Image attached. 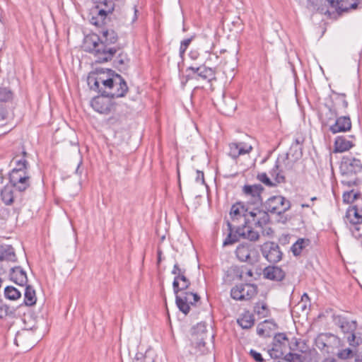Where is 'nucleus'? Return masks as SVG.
<instances>
[{"instance_id":"f257e3e1","label":"nucleus","mask_w":362,"mask_h":362,"mask_svg":"<svg viewBox=\"0 0 362 362\" xmlns=\"http://www.w3.org/2000/svg\"><path fill=\"white\" fill-rule=\"evenodd\" d=\"M108 16L102 25H94L100 29L99 35H93L86 39L89 52L94 54L98 63L111 61L122 49V47L117 44L119 40L117 33L107 25V22L110 21Z\"/></svg>"},{"instance_id":"f03ea898","label":"nucleus","mask_w":362,"mask_h":362,"mask_svg":"<svg viewBox=\"0 0 362 362\" xmlns=\"http://www.w3.org/2000/svg\"><path fill=\"white\" fill-rule=\"evenodd\" d=\"M88 85L90 88L110 98L124 97L128 86L121 75L112 69H97L88 76Z\"/></svg>"},{"instance_id":"7ed1b4c3","label":"nucleus","mask_w":362,"mask_h":362,"mask_svg":"<svg viewBox=\"0 0 362 362\" xmlns=\"http://www.w3.org/2000/svg\"><path fill=\"white\" fill-rule=\"evenodd\" d=\"M339 172L341 185L348 187L357 185L359 182L357 174L362 172L361 161L353 157L344 156L340 163Z\"/></svg>"},{"instance_id":"20e7f679","label":"nucleus","mask_w":362,"mask_h":362,"mask_svg":"<svg viewBox=\"0 0 362 362\" xmlns=\"http://www.w3.org/2000/svg\"><path fill=\"white\" fill-rule=\"evenodd\" d=\"M333 318L334 323L344 332V339L350 346L357 348L362 344V334L356 332L358 325L356 320H349L341 315H334Z\"/></svg>"},{"instance_id":"39448f33","label":"nucleus","mask_w":362,"mask_h":362,"mask_svg":"<svg viewBox=\"0 0 362 362\" xmlns=\"http://www.w3.org/2000/svg\"><path fill=\"white\" fill-rule=\"evenodd\" d=\"M295 161L291 160L288 153L280 156L276 160L275 165L270 171L271 176L277 184L285 183V173L293 170Z\"/></svg>"},{"instance_id":"423d86ee","label":"nucleus","mask_w":362,"mask_h":362,"mask_svg":"<svg viewBox=\"0 0 362 362\" xmlns=\"http://www.w3.org/2000/svg\"><path fill=\"white\" fill-rule=\"evenodd\" d=\"M315 346L321 351L327 354H333L343 346V343L337 336L327 333L320 334L317 337Z\"/></svg>"},{"instance_id":"0eeeda50","label":"nucleus","mask_w":362,"mask_h":362,"mask_svg":"<svg viewBox=\"0 0 362 362\" xmlns=\"http://www.w3.org/2000/svg\"><path fill=\"white\" fill-rule=\"evenodd\" d=\"M345 221L351 224L350 230L356 238L362 237V207L350 206L346 212Z\"/></svg>"},{"instance_id":"6e6552de","label":"nucleus","mask_w":362,"mask_h":362,"mask_svg":"<svg viewBox=\"0 0 362 362\" xmlns=\"http://www.w3.org/2000/svg\"><path fill=\"white\" fill-rule=\"evenodd\" d=\"M250 209L247 207L243 214L245 223H250L256 228H263L269 221V216L265 209H259V206H254Z\"/></svg>"},{"instance_id":"1a4fd4ad","label":"nucleus","mask_w":362,"mask_h":362,"mask_svg":"<svg viewBox=\"0 0 362 362\" xmlns=\"http://www.w3.org/2000/svg\"><path fill=\"white\" fill-rule=\"evenodd\" d=\"M262 208L272 214L281 215L288 211L291 206V202L283 196H272L264 203L262 202Z\"/></svg>"},{"instance_id":"9d476101","label":"nucleus","mask_w":362,"mask_h":362,"mask_svg":"<svg viewBox=\"0 0 362 362\" xmlns=\"http://www.w3.org/2000/svg\"><path fill=\"white\" fill-rule=\"evenodd\" d=\"M180 292V294L175 293V303L180 311L187 315L190 311V306L196 305L200 300V296L197 293L186 291V290Z\"/></svg>"},{"instance_id":"9b49d317","label":"nucleus","mask_w":362,"mask_h":362,"mask_svg":"<svg viewBox=\"0 0 362 362\" xmlns=\"http://www.w3.org/2000/svg\"><path fill=\"white\" fill-rule=\"evenodd\" d=\"M257 293V286L252 284H241L231 288L230 296L236 300L251 299Z\"/></svg>"},{"instance_id":"f8f14e48","label":"nucleus","mask_w":362,"mask_h":362,"mask_svg":"<svg viewBox=\"0 0 362 362\" xmlns=\"http://www.w3.org/2000/svg\"><path fill=\"white\" fill-rule=\"evenodd\" d=\"M331 117L336 118L334 124L329 127V131L333 134L348 132L351 129V121L349 116H338V112L334 107H328Z\"/></svg>"},{"instance_id":"ddd939ff","label":"nucleus","mask_w":362,"mask_h":362,"mask_svg":"<svg viewBox=\"0 0 362 362\" xmlns=\"http://www.w3.org/2000/svg\"><path fill=\"white\" fill-rule=\"evenodd\" d=\"M264 190L260 184L245 185L243 187V194L248 199V204L253 206H262V193Z\"/></svg>"},{"instance_id":"4468645a","label":"nucleus","mask_w":362,"mask_h":362,"mask_svg":"<svg viewBox=\"0 0 362 362\" xmlns=\"http://www.w3.org/2000/svg\"><path fill=\"white\" fill-rule=\"evenodd\" d=\"M9 182L21 193L30 186V176L28 172L11 170L9 173Z\"/></svg>"},{"instance_id":"2eb2a0df","label":"nucleus","mask_w":362,"mask_h":362,"mask_svg":"<svg viewBox=\"0 0 362 362\" xmlns=\"http://www.w3.org/2000/svg\"><path fill=\"white\" fill-rule=\"evenodd\" d=\"M288 339L285 333H277L274 335L272 348L269 351V355L274 358H280L284 356Z\"/></svg>"},{"instance_id":"dca6fc26","label":"nucleus","mask_w":362,"mask_h":362,"mask_svg":"<svg viewBox=\"0 0 362 362\" xmlns=\"http://www.w3.org/2000/svg\"><path fill=\"white\" fill-rule=\"evenodd\" d=\"M263 257L271 263H276L281 260L283 253L278 244L274 242L265 243L261 247Z\"/></svg>"},{"instance_id":"f3484780","label":"nucleus","mask_w":362,"mask_h":362,"mask_svg":"<svg viewBox=\"0 0 362 362\" xmlns=\"http://www.w3.org/2000/svg\"><path fill=\"white\" fill-rule=\"evenodd\" d=\"M235 253L240 262L253 264L255 261L253 256L257 253V251L253 245L241 243L237 247Z\"/></svg>"},{"instance_id":"a211bd4d","label":"nucleus","mask_w":362,"mask_h":362,"mask_svg":"<svg viewBox=\"0 0 362 362\" xmlns=\"http://www.w3.org/2000/svg\"><path fill=\"white\" fill-rule=\"evenodd\" d=\"M110 97L96 96L90 102V105L93 110L100 114H108L111 111L112 103Z\"/></svg>"},{"instance_id":"6ab92c4d","label":"nucleus","mask_w":362,"mask_h":362,"mask_svg":"<svg viewBox=\"0 0 362 362\" xmlns=\"http://www.w3.org/2000/svg\"><path fill=\"white\" fill-rule=\"evenodd\" d=\"M254 226L250 223H244L241 226H238L235 229V232L238 234L239 237L247 239L250 241H257L259 238V234L258 232L254 230Z\"/></svg>"},{"instance_id":"aec40b11","label":"nucleus","mask_w":362,"mask_h":362,"mask_svg":"<svg viewBox=\"0 0 362 362\" xmlns=\"http://www.w3.org/2000/svg\"><path fill=\"white\" fill-rule=\"evenodd\" d=\"M17 192L18 190H16L15 187H13L11 184L6 185L1 191V197L3 202L6 205H11L18 200L21 202V198L18 199Z\"/></svg>"},{"instance_id":"412c9836","label":"nucleus","mask_w":362,"mask_h":362,"mask_svg":"<svg viewBox=\"0 0 362 362\" xmlns=\"http://www.w3.org/2000/svg\"><path fill=\"white\" fill-rule=\"evenodd\" d=\"M264 278L272 281H281L286 275V273L281 267L276 266H268L263 269Z\"/></svg>"},{"instance_id":"4be33fe9","label":"nucleus","mask_w":362,"mask_h":362,"mask_svg":"<svg viewBox=\"0 0 362 362\" xmlns=\"http://www.w3.org/2000/svg\"><path fill=\"white\" fill-rule=\"evenodd\" d=\"M10 279L15 284L24 286L28 283V276L25 270L20 266L12 267L9 273Z\"/></svg>"},{"instance_id":"5701e85b","label":"nucleus","mask_w":362,"mask_h":362,"mask_svg":"<svg viewBox=\"0 0 362 362\" xmlns=\"http://www.w3.org/2000/svg\"><path fill=\"white\" fill-rule=\"evenodd\" d=\"M115 57H116L112 62L113 66L120 72L127 71L130 62L127 54L122 48Z\"/></svg>"},{"instance_id":"b1692460","label":"nucleus","mask_w":362,"mask_h":362,"mask_svg":"<svg viewBox=\"0 0 362 362\" xmlns=\"http://www.w3.org/2000/svg\"><path fill=\"white\" fill-rule=\"evenodd\" d=\"M343 201L351 206L357 205L362 207V196L360 192L354 189L346 191L343 193Z\"/></svg>"},{"instance_id":"393cba45","label":"nucleus","mask_w":362,"mask_h":362,"mask_svg":"<svg viewBox=\"0 0 362 362\" xmlns=\"http://www.w3.org/2000/svg\"><path fill=\"white\" fill-rule=\"evenodd\" d=\"M17 257L14 248L10 245H0V262H16Z\"/></svg>"},{"instance_id":"a878e982","label":"nucleus","mask_w":362,"mask_h":362,"mask_svg":"<svg viewBox=\"0 0 362 362\" xmlns=\"http://www.w3.org/2000/svg\"><path fill=\"white\" fill-rule=\"evenodd\" d=\"M191 283L187 277L186 273L177 276H175L173 282V288L174 293H180L189 288Z\"/></svg>"},{"instance_id":"bb28decb","label":"nucleus","mask_w":362,"mask_h":362,"mask_svg":"<svg viewBox=\"0 0 362 362\" xmlns=\"http://www.w3.org/2000/svg\"><path fill=\"white\" fill-rule=\"evenodd\" d=\"M353 146V142L345 136H337L334 141V151L335 152H344L349 150Z\"/></svg>"},{"instance_id":"cd10ccee","label":"nucleus","mask_w":362,"mask_h":362,"mask_svg":"<svg viewBox=\"0 0 362 362\" xmlns=\"http://www.w3.org/2000/svg\"><path fill=\"white\" fill-rule=\"evenodd\" d=\"M198 71L197 78L199 77L203 80L211 82L213 80H216V71L214 69L206 67L204 65L200 66Z\"/></svg>"},{"instance_id":"c85d7f7f","label":"nucleus","mask_w":362,"mask_h":362,"mask_svg":"<svg viewBox=\"0 0 362 362\" xmlns=\"http://www.w3.org/2000/svg\"><path fill=\"white\" fill-rule=\"evenodd\" d=\"M237 323L245 329H250L255 324V318L253 315L249 312H245L242 316L237 320Z\"/></svg>"},{"instance_id":"c756f323","label":"nucleus","mask_w":362,"mask_h":362,"mask_svg":"<svg viewBox=\"0 0 362 362\" xmlns=\"http://www.w3.org/2000/svg\"><path fill=\"white\" fill-rule=\"evenodd\" d=\"M37 297L35 291L33 286L30 285H25V293H24V303L28 306H33L36 303Z\"/></svg>"},{"instance_id":"7c9ffc66","label":"nucleus","mask_w":362,"mask_h":362,"mask_svg":"<svg viewBox=\"0 0 362 362\" xmlns=\"http://www.w3.org/2000/svg\"><path fill=\"white\" fill-rule=\"evenodd\" d=\"M310 241L306 238H299L291 247V251L294 256L297 257L300 255L307 246L309 245Z\"/></svg>"},{"instance_id":"2f4dec72","label":"nucleus","mask_w":362,"mask_h":362,"mask_svg":"<svg viewBox=\"0 0 362 362\" xmlns=\"http://www.w3.org/2000/svg\"><path fill=\"white\" fill-rule=\"evenodd\" d=\"M356 8H357V4L355 3V0H337L336 10L339 13Z\"/></svg>"},{"instance_id":"473e14b6","label":"nucleus","mask_w":362,"mask_h":362,"mask_svg":"<svg viewBox=\"0 0 362 362\" xmlns=\"http://www.w3.org/2000/svg\"><path fill=\"white\" fill-rule=\"evenodd\" d=\"M27 153L23 151V156L20 158H18V156L13 158V161L15 162L16 167L12 170H18V171H24L28 172V169L29 167V163L28 160L25 159V156Z\"/></svg>"},{"instance_id":"72a5a7b5","label":"nucleus","mask_w":362,"mask_h":362,"mask_svg":"<svg viewBox=\"0 0 362 362\" xmlns=\"http://www.w3.org/2000/svg\"><path fill=\"white\" fill-rule=\"evenodd\" d=\"M227 226L228 227L229 233H228L227 237L226 238V239L223 240V246H224V247L230 245H233V244L238 242L239 239L240 238V237H239L238 234L236 233L235 231L233 233V226L229 221H227Z\"/></svg>"},{"instance_id":"f704fd0d","label":"nucleus","mask_w":362,"mask_h":362,"mask_svg":"<svg viewBox=\"0 0 362 362\" xmlns=\"http://www.w3.org/2000/svg\"><path fill=\"white\" fill-rule=\"evenodd\" d=\"M13 93L11 90L10 87L2 83L0 86V101L1 102H9L13 100Z\"/></svg>"},{"instance_id":"c9c22d12","label":"nucleus","mask_w":362,"mask_h":362,"mask_svg":"<svg viewBox=\"0 0 362 362\" xmlns=\"http://www.w3.org/2000/svg\"><path fill=\"white\" fill-rule=\"evenodd\" d=\"M4 296L9 300H15L21 296V293L15 287L8 286L4 289Z\"/></svg>"},{"instance_id":"e433bc0d","label":"nucleus","mask_w":362,"mask_h":362,"mask_svg":"<svg viewBox=\"0 0 362 362\" xmlns=\"http://www.w3.org/2000/svg\"><path fill=\"white\" fill-rule=\"evenodd\" d=\"M229 156L233 159L238 158L240 156L244 155L245 152L243 149H240L239 144L238 143H231L229 144Z\"/></svg>"},{"instance_id":"4c0bfd02","label":"nucleus","mask_w":362,"mask_h":362,"mask_svg":"<svg viewBox=\"0 0 362 362\" xmlns=\"http://www.w3.org/2000/svg\"><path fill=\"white\" fill-rule=\"evenodd\" d=\"M254 312L260 317H265L268 315L269 309L265 303H257L254 307Z\"/></svg>"},{"instance_id":"58836bf2","label":"nucleus","mask_w":362,"mask_h":362,"mask_svg":"<svg viewBox=\"0 0 362 362\" xmlns=\"http://www.w3.org/2000/svg\"><path fill=\"white\" fill-rule=\"evenodd\" d=\"M356 348H346L344 349L338 350L337 355L340 359H348L354 356V353L356 351Z\"/></svg>"},{"instance_id":"ea45409f","label":"nucleus","mask_w":362,"mask_h":362,"mask_svg":"<svg viewBox=\"0 0 362 362\" xmlns=\"http://www.w3.org/2000/svg\"><path fill=\"white\" fill-rule=\"evenodd\" d=\"M133 362H154V358L148 352L145 354L139 352L136 354Z\"/></svg>"},{"instance_id":"a19ab883","label":"nucleus","mask_w":362,"mask_h":362,"mask_svg":"<svg viewBox=\"0 0 362 362\" xmlns=\"http://www.w3.org/2000/svg\"><path fill=\"white\" fill-rule=\"evenodd\" d=\"M240 210L245 211V206L241 203H237L231 206L230 215L233 220L240 216Z\"/></svg>"},{"instance_id":"79ce46f5","label":"nucleus","mask_w":362,"mask_h":362,"mask_svg":"<svg viewBox=\"0 0 362 362\" xmlns=\"http://www.w3.org/2000/svg\"><path fill=\"white\" fill-rule=\"evenodd\" d=\"M257 178L258 180L264 183L265 185L268 187H274L276 185V183L273 182L269 177L267 176V173H262L257 175Z\"/></svg>"},{"instance_id":"37998d69","label":"nucleus","mask_w":362,"mask_h":362,"mask_svg":"<svg viewBox=\"0 0 362 362\" xmlns=\"http://www.w3.org/2000/svg\"><path fill=\"white\" fill-rule=\"evenodd\" d=\"M197 69H199V66H198V67L189 66V67L187 68V69H186L187 80L197 79L198 71H197Z\"/></svg>"},{"instance_id":"c03bdc74","label":"nucleus","mask_w":362,"mask_h":362,"mask_svg":"<svg viewBox=\"0 0 362 362\" xmlns=\"http://www.w3.org/2000/svg\"><path fill=\"white\" fill-rule=\"evenodd\" d=\"M303 139L300 137L296 138L293 144H291V149H294V151L296 152L297 151H299L300 156L302 155V148L300 145L303 144Z\"/></svg>"},{"instance_id":"a18cd8bd","label":"nucleus","mask_w":362,"mask_h":362,"mask_svg":"<svg viewBox=\"0 0 362 362\" xmlns=\"http://www.w3.org/2000/svg\"><path fill=\"white\" fill-rule=\"evenodd\" d=\"M172 274L177 276L186 273V269L181 267L177 262H175L171 272Z\"/></svg>"},{"instance_id":"49530a36","label":"nucleus","mask_w":362,"mask_h":362,"mask_svg":"<svg viewBox=\"0 0 362 362\" xmlns=\"http://www.w3.org/2000/svg\"><path fill=\"white\" fill-rule=\"evenodd\" d=\"M196 349L201 354H204L208 351L206 342L202 339L197 342Z\"/></svg>"},{"instance_id":"de8ad7c7","label":"nucleus","mask_w":362,"mask_h":362,"mask_svg":"<svg viewBox=\"0 0 362 362\" xmlns=\"http://www.w3.org/2000/svg\"><path fill=\"white\" fill-rule=\"evenodd\" d=\"M249 354L257 362H262L264 361L262 354L254 349H250Z\"/></svg>"},{"instance_id":"09e8293b","label":"nucleus","mask_w":362,"mask_h":362,"mask_svg":"<svg viewBox=\"0 0 362 362\" xmlns=\"http://www.w3.org/2000/svg\"><path fill=\"white\" fill-rule=\"evenodd\" d=\"M335 95H337V99L340 100L341 102V105L344 109H346L348 107V102L345 99L346 95L344 93H339L336 92H333Z\"/></svg>"},{"instance_id":"8fccbe9b","label":"nucleus","mask_w":362,"mask_h":362,"mask_svg":"<svg viewBox=\"0 0 362 362\" xmlns=\"http://www.w3.org/2000/svg\"><path fill=\"white\" fill-rule=\"evenodd\" d=\"M238 144H239L240 149L245 151V152H244V155L250 153L252 150V146L251 145H248L244 142H240Z\"/></svg>"},{"instance_id":"3c124183","label":"nucleus","mask_w":362,"mask_h":362,"mask_svg":"<svg viewBox=\"0 0 362 362\" xmlns=\"http://www.w3.org/2000/svg\"><path fill=\"white\" fill-rule=\"evenodd\" d=\"M257 334L259 337H267L268 334H266V329L264 328V326L262 325H259L257 327Z\"/></svg>"},{"instance_id":"603ef678","label":"nucleus","mask_w":362,"mask_h":362,"mask_svg":"<svg viewBox=\"0 0 362 362\" xmlns=\"http://www.w3.org/2000/svg\"><path fill=\"white\" fill-rule=\"evenodd\" d=\"M196 181L197 182H201L202 183L204 182V173L203 172L199 171V170L197 171Z\"/></svg>"},{"instance_id":"864d4df0","label":"nucleus","mask_w":362,"mask_h":362,"mask_svg":"<svg viewBox=\"0 0 362 362\" xmlns=\"http://www.w3.org/2000/svg\"><path fill=\"white\" fill-rule=\"evenodd\" d=\"M193 38H194V37L192 36L189 38L185 39L184 40H182L180 44L187 48L189 47V44L191 43V42L192 41Z\"/></svg>"},{"instance_id":"5fc2aeb1","label":"nucleus","mask_w":362,"mask_h":362,"mask_svg":"<svg viewBox=\"0 0 362 362\" xmlns=\"http://www.w3.org/2000/svg\"><path fill=\"white\" fill-rule=\"evenodd\" d=\"M6 117V111L2 108H0V121H3Z\"/></svg>"},{"instance_id":"6e6d98bb","label":"nucleus","mask_w":362,"mask_h":362,"mask_svg":"<svg viewBox=\"0 0 362 362\" xmlns=\"http://www.w3.org/2000/svg\"><path fill=\"white\" fill-rule=\"evenodd\" d=\"M187 47L183 46L182 45L180 44V54L182 56L185 52V51L187 50Z\"/></svg>"},{"instance_id":"4d7b16f0","label":"nucleus","mask_w":362,"mask_h":362,"mask_svg":"<svg viewBox=\"0 0 362 362\" xmlns=\"http://www.w3.org/2000/svg\"><path fill=\"white\" fill-rule=\"evenodd\" d=\"M301 300L302 301H309L310 298L308 295L306 293H304L303 296H301Z\"/></svg>"},{"instance_id":"13d9d810","label":"nucleus","mask_w":362,"mask_h":362,"mask_svg":"<svg viewBox=\"0 0 362 362\" xmlns=\"http://www.w3.org/2000/svg\"><path fill=\"white\" fill-rule=\"evenodd\" d=\"M330 5L337 9V0H327Z\"/></svg>"},{"instance_id":"bf43d9fd","label":"nucleus","mask_w":362,"mask_h":362,"mask_svg":"<svg viewBox=\"0 0 362 362\" xmlns=\"http://www.w3.org/2000/svg\"><path fill=\"white\" fill-rule=\"evenodd\" d=\"M322 362H337V361L334 358H325Z\"/></svg>"},{"instance_id":"052dcab7","label":"nucleus","mask_w":362,"mask_h":362,"mask_svg":"<svg viewBox=\"0 0 362 362\" xmlns=\"http://www.w3.org/2000/svg\"><path fill=\"white\" fill-rule=\"evenodd\" d=\"M355 3L357 4V8H362V0H355Z\"/></svg>"},{"instance_id":"680f3d73","label":"nucleus","mask_w":362,"mask_h":362,"mask_svg":"<svg viewBox=\"0 0 362 362\" xmlns=\"http://www.w3.org/2000/svg\"><path fill=\"white\" fill-rule=\"evenodd\" d=\"M190 57H191V58H192V59H197V53H194V54L191 53V54H190Z\"/></svg>"},{"instance_id":"e2e57ef3","label":"nucleus","mask_w":362,"mask_h":362,"mask_svg":"<svg viewBox=\"0 0 362 362\" xmlns=\"http://www.w3.org/2000/svg\"><path fill=\"white\" fill-rule=\"evenodd\" d=\"M301 207H302V208H305V207H306V208H308V207H310V204H301Z\"/></svg>"},{"instance_id":"0e129e2a","label":"nucleus","mask_w":362,"mask_h":362,"mask_svg":"<svg viewBox=\"0 0 362 362\" xmlns=\"http://www.w3.org/2000/svg\"><path fill=\"white\" fill-rule=\"evenodd\" d=\"M81 163H82V161L81 160V161L79 162V163L78 164V166H77V168H76V173H78V169H79L80 165H81Z\"/></svg>"},{"instance_id":"69168bd1","label":"nucleus","mask_w":362,"mask_h":362,"mask_svg":"<svg viewBox=\"0 0 362 362\" xmlns=\"http://www.w3.org/2000/svg\"><path fill=\"white\" fill-rule=\"evenodd\" d=\"M316 199H317V198L315 197L311 198V201H314V200H316Z\"/></svg>"},{"instance_id":"338daca9","label":"nucleus","mask_w":362,"mask_h":362,"mask_svg":"<svg viewBox=\"0 0 362 362\" xmlns=\"http://www.w3.org/2000/svg\"><path fill=\"white\" fill-rule=\"evenodd\" d=\"M112 119H113L112 118H110L109 121L111 122Z\"/></svg>"}]
</instances>
